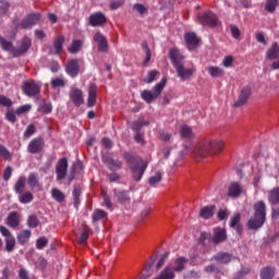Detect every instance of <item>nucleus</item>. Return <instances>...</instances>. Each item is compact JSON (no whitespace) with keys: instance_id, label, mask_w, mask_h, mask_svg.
I'll use <instances>...</instances> for the list:
<instances>
[{"instance_id":"20","label":"nucleus","mask_w":279,"mask_h":279,"mask_svg":"<svg viewBox=\"0 0 279 279\" xmlns=\"http://www.w3.org/2000/svg\"><path fill=\"white\" fill-rule=\"evenodd\" d=\"M94 40L97 43L99 51H108V39L101 33H96L94 35Z\"/></svg>"},{"instance_id":"53","label":"nucleus","mask_w":279,"mask_h":279,"mask_svg":"<svg viewBox=\"0 0 279 279\" xmlns=\"http://www.w3.org/2000/svg\"><path fill=\"white\" fill-rule=\"evenodd\" d=\"M32 110V105H23L15 110V114H25V112H29Z\"/></svg>"},{"instance_id":"12","label":"nucleus","mask_w":279,"mask_h":279,"mask_svg":"<svg viewBox=\"0 0 279 279\" xmlns=\"http://www.w3.org/2000/svg\"><path fill=\"white\" fill-rule=\"evenodd\" d=\"M250 95H252V88L248 86L243 87L238 100L234 102V108H241V106H245L247 104V99H250Z\"/></svg>"},{"instance_id":"18","label":"nucleus","mask_w":279,"mask_h":279,"mask_svg":"<svg viewBox=\"0 0 279 279\" xmlns=\"http://www.w3.org/2000/svg\"><path fill=\"white\" fill-rule=\"evenodd\" d=\"M106 15L101 12L94 13L89 16V25L92 27H99V25H105Z\"/></svg>"},{"instance_id":"19","label":"nucleus","mask_w":279,"mask_h":279,"mask_svg":"<svg viewBox=\"0 0 279 279\" xmlns=\"http://www.w3.org/2000/svg\"><path fill=\"white\" fill-rule=\"evenodd\" d=\"M97 104V85L92 83L88 87V98H87V106L88 108H93Z\"/></svg>"},{"instance_id":"64","label":"nucleus","mask_w":279,"mask_h":279,"mask_svg":"<svg viewBox=\"0 0 279 279\" xmlns=\"http://www.w3.org/2000/svg\"><path fill=\"white\" fill-rule=\"evenodd\" d=\"M134 10H136L138 14H145V12H147V8L143 4H134Z\"/></svg>"},{"instance_id":"60","label":"nucleus","mask_w":279,"mask_h":279,"mask_svg":"<svg viewBox=\"0 0 279 279\" xmlns=\"http://www.w3.org/2000/svg\"><path fill=\"white\" fill-rule=\"evenodd\" d=\"M47 243H48L47 238H39L36 244L37 250H43L44 247L47 246Z\"/></svg>"},{"instance_id":"46","label":"nucleus","mask_w":279,"mask_h":279,"mask_svg":"<svg viewBox=\"0 0 279 279\" xmlns=\"http://www.w3.org/2000/svg\"><path fill=\"white\" fill-rule=\"evenodd\" d=\"M0 158H3V160H10L12 158V154H10V150L5 148V146L0 144Z\"/></svg>"},{"instance_id":"5","label":"nucleus","mask_w":279,"mask_h":279,"mask_svg":"<svg viewBox=\"0 0 279 279\" xmlns=\"http://www.w3.org/2000/svg\"><path fill=\"white\" fill-rule=\"evenodd\" d=\"M197 23L201 25H207L208 27H217L219 20L213 12H206L197 15Z\"/></svg>"},{"instance_id":"23","label":"nucleus","mask_w":279,"mask_h":279,"mask_svg":"<svg viewBox=\"0 0 279 279\" xmlns=\"http://www.w3.org/2000/svg\"><path fill=\"white\" fill-rule=\"evenodd\" d=\"M241 193H243V187L239 183L233 182L230 184L228 192L229 197H239Z\"/></svg>"},{"instance_id":"30","label":"nucleus","mask_w":279,"mask_h":279,"mask_svg":"<svg viewBox=\"0 0 279 279\" xmlns=\"http://www.w3.org/2000/svg\"><path fill=\"white\" fill-rule=\"evenodd\" d=\"M162 181V172L158 171L155 172L150 178L148 179V184L150 186H158L160 182Z\"/></svg>"},{"instance_id":"48","label":"nucleus","mask_w":279,"mask_h":279,"mask_svg":"<svg viewBox=\"0 0 279 279\" xmlns=\"http://www.w3.org/2000/svg\"><path fill=\"white\" fill-rule=\"evenodd\" d=\"M7 121H10V123H16V111L12 109H8L5 113Z\"/></svg>"},{"instance_id":"35","label":"nucleus","mask_w":279,"mask_h":279,"mask_svg":"<svg viewBox=\"0 0 279 279\" xmlns=\"http://www.w3.org/2000/svg\"><path fill=\"white\" fill-rule=\"evenodd\" d=\"M25 182H27V179L25 177L19 178V180L16 181V183L14 185L15 193H19V195H21V193H23V191L25 190Z\"/></svg>"},{"instance_id":"14","label":"nucleus","mask_w":279,"mask_h":279,"mask_svg":"<svg viewBox=\"0 0 279 279\" xmlns=\"http://www.w3.org/2000/svg\"><path fill=\"white\" fill-rule=\"evenodd\" d=\"M102 161L105 162V165H107L110 171H119V169H121V161L119 159L112 158V156L110 155H104Z\"/></svg>"},{"instance_id":"54","label":"nucleus","mask_w":279,"mask_h":279,"mask_svg":"<svg viewBox=\"0 0 279 279\" xmlns=\"http://www.w3.org/2000/svg\"><path fill=\"white\" fill-rule=\"evenodd\" d=\"M232 62H234V57L233 56H227L222 60V66L226 69H229V66H232Z\"/></svg>"},{"instance_id":"34","label":"nucleus","mask_w":279,"mask_h":279,"mask_svg":"<svg viewBox=\"0 0 279 279\" xmlns=\"http://www.w3.org/2000/svg\"><path fill=\"white\" fill-rule=\"evenodd\" d=\"M268 202L272 205L279 204V187H275L269 192Z\"/></svg>"},{"instance_id":"13","label":"nucleus","mask_w":279,"mask_h":279,"mask_svg":"<svg viewBox=\"0 0 279 279\" xmlns=\"http://www.w3.org/2000/svg\"><path fill=\"white\" fill-rule=\"evenodd\" d=\"M69 168V161L66 158H62L57 163V179L58 180H64L66 178V169Z\"/></svg>"},{"instance_id":"1","label":"nucleus","mask_w":279,"mask_h":279,"mask_svg":"<svg viewBox=\"0 0 279 279\" xmlns=\"http://www.w3.org/2000/svg\"><path fill=\"white\" fill-rule=\"evenodd\" d=\"M223 140H202L192 149V156L195 160H204L208 156H218L223 151Z\"/></svg>"},{"instance_id":"47","label":"nucleus","mask_w":279,"mask_h":279,"mask_svg":"<svg viewBox=\"0 0 279 279\" xmlns=\"http://www.w3.org/2000/svg\"><path fill=\"white\" fill-rule=\"evenodd\" d=\"M169 154H171V148L169 147H163L158 151L160 160H167V158H169Z\"/></svg>"},{"instance_id":"9","label":"nucleus","mask_w":279,"mask_h":279,"mask_svg":"<svg viewBox=\"0 0 279 279\" xmlns=\"http://www.w3.org/2000/svg\"><path fill=\"white\" fill-rule=\"evenodd\" d=\"M22 88L27 97H34L40 93V85L34 81L24 82Z\"/></svg>"},{"instance_id":"21","label":"nucleus","mask_w":279,"mask_h":279,"mask_svg":"<svg viewBox=\"0 0 279 279\" xmlns=\"http://www.w3.org/2000/svg\"><path fill=\"white\" fill-rule=\"evenodd\" d=\"M227 239L226 235V229L222 228H215L214 229V236H213V243H223V241Z\"/></svg>"},{"instance_id":"56","label":"nucleus","mask_w":279,"mask_h":279,"mask_svg":"<svg viewBox=\"0 0 279 279\" xmlns=\"http://www.w3.org/2000/svg\"><path fill=\"white\" fill-rule=\"evenodd\" d=\"M52 88H60L64 86V80L63 78H52L51 81Z\"/></svg>"},{"instance_id":"55","label":"nucleus","mask_w":279,"mask_h":279,"mask_svg":"<svg viewBox=\"0 0 279 279\" xmlns=\"http://www.w3.org/2000/svg\"><path fill=\"white\" fill-rule=\"evenodd\" d=\"M36 132V126L34 124H31L26 128L24 132V137L29 138V136H33V134Z\"/></svg>"},{"instance_id":"39","label":"nucleus","mask_w":279,"mask_h":279,"mask_svg":"<svg viewBox=\"0 0 279 279\" xmlns=\"http://www.w3.org/2000/svg\"><path fill=\"white\" fill-rule=\"evenodd\" d=\"M108 217V214L104 209H96L93 214V221H101V219H106Z\"/></svg>"},{"instance_id":"3","label":"nucleus","mask_w":279,"mask_h":279,"mask_svg":"<svg viewBox=\"0 0 279 279\" xmlns=\"http://www.w3.org/2000/svg\"><path fill=\"white\" fill-rule=\"evenodd\" d=\"M267 217V207L265 202L258 201L254 204V217L247 221V228L250 230H258L265 226Z\"/></svg>"},{"instance_id":"7","label":"nucleus","mask_w":279,"mask_h":279,"mask_svg":"<svg viewBox=\"0 0 279 279\" xmlns=\"http://www.w3.org/2000/svg\"><path fill=\"white\" fill-rule=\"evenodd\" d=\"M29 47H32V39L29 37H24L17 43V48L13 50V57L19 58L23 56V53H27L29 51Z\"/></svg>"},{"instance_id":"38","label":"nucleus","mask_w":279,"mask_h":279,"mask_svg":"<svg viewBox=\"0 0 279 279\" xmlns=\"http://www.w3.org/2000/svg\"><path fill=\"white\" fill-rule=\"evenodd\" d=\"M27 184L31 189H38L40 186L38 184V174L31 173L27 179Z\"/></svg>"},{"instance_id":"63","label":"nucleus","mask_w":279,"mask_h":279,"mask_svg":"<svg viewBox=\"0 0 279 279\" xmlns=\"http://www.w3.org/2000/svg\"><path fill=\"white\" fill-rule=\"evenodd\" d=\"M0 233L2 234V236H4L5 239H10V236H12V233H10V230H8V228L1 226L0 227Z\"/></svg>"},{"instance_id":"59","label":"nucleus","mask_w":279,"mask_h":279,"mask_svg":"<svg viewBox=\"0 0 279 279\" xmlns=\"http://www.w3.org/2000/svg\"><path fill=\"white\" fill-rule=\"evenodd\" d=\"M239 221H241V214H235L231 218L230 228H235V226H239Z\"/></svg>"},{"instance_id":"52","label":"nucleus","mask_w":279,"mask_h":279,"mask_svg":"<svg viewBox=\"0 0 279 279\" xmlns=\"http://www.w3.org/2000/svg\"><path fill=\"white\" fill-rule=\"evenodd\" d=\"M0 106L10 108V106H12V100L3 95H0Z\"/></svg>"},{"instance_id":"17","label":"nucleus","mask_w":279,"mask_h":279,"mask_svg":"<svg viewBox=\"0 0 279 279\" xmlns=\"http://www.w3.org/2000/svg\"><path fill=\"white\" fill-rule=\"evenodd\" d=\"M187 49L193 50L199 45V37L195 33H186L184 35Z\"/></svg>"},{"instance_id":"57","label":"nucleus","mask_w":279,"mask_h":279,"mask_svg":"<svg viewBox=\"0 0 279 279\" xmlns=\"http://www.w3.org/2000/svg\"><path fill=\"white\" fill-rule=\"evenodd\" d=\"M27 223H28V228H37L38 227V218H36V216H29Z\"/></svg>"},{"instance_id":"43","label":"nucleus","mask_w":279,"mask_h":279,"mask_svg":"<svg viewBox=\"0 0 279 279\" xmlns=\"http://www.w3.org/2000/svg\"><path fill=\"white\" fill-rule=\"evenodd\" d=\"M62 45H64V37H57L54 40V53H62Z\"/></svg>"},{"instance_id":"25","label":"nucleus","mask_w":279,"mask_h":279,"mask_svg":"<svg viewBox=\"0 0 279 279\" xmlns=\"http://www.w3.org/2000/svg\"><path fill=\"white\" fill-rule=\"evenodd\" d=\"M266 57L268 60H276L279 58V45L278 43H274L272 46L267 50Z\"/></svg>"},{"instance_id":"61","label":"nucleus","mask_w":279,"mask_h":279,"mask_svg":"<svg viewBox=\"0 0 279 279\" xmlns=\"http://www.w3.org/2000/svg\"><path fill=\"white\" fill-rule=\"evenodd\" d=\"M10 8V4L8 1H1L0 2V14H5L8 12V9Z\"/></svg>"},{"instance_id":"32","label":"nucleus","mask_w":279,"mask_h":279,"mask_svg":"<svg viewBox=\"0 0 279 279\" xmlns=\"http://www.w3.org/2000/svg\"><path fill=\"white\" fill-rule=\"evenodd\" d=\"M31 236H32V231L23 230L19 233L17 241H19V243H21V245H25V243H27V241H29Z\"/></svg>"},{"instance_id":"62","label":"nucleus","mask_w":279,"mask_h":279,"mask_svg":"<svg viewBox=\"0 0 279 279\" xmlns=\"http://www.w3.org/2000/svg\"><path fill=\"white\" fill-rule=\"evenodd\" d=\"M167 258H169V253H165L163 256L160 257V259L157 263V269H160L162 265L167 262Z\"/></svg>"},{"instance_id":"50","label":"nucleus","mask_w":279,"mask_h":279,"mask_svg":"<svg viewBox=\"0 0 279 279\" xmlns=\"http://www.w3.org/2000/svg\"><path fill=\"white\" fill-rule=\"evenodd\" d=\"M278 5V0H267L266 10L267 12H274Z\"/></svg>"},{"instance_id":"2","label":"nucleus","mask_w":279,"mask_h":279,"mask_svg":"<svg viewBox=\"0 0 279 279\" xmlns=\"http://www.w3.org/2000/svg\"><path fill=\"white\" fill-rule=\"evenodd\" d=\"M170 60L177 71L178 77H180L182 82L191 80V77H193L195 74V66H184V56H182V52H180L178 48L170 49Z\"/></svg>"},{"instance_id":"8","label":"nucleus","mask_w":279,"mask_h":279,"mask_svg":"<svg viewBox=\"0 0 279 279\" xmlns=\"http://www.w3.org/2000/svg\"><path fill=\"white\" fill-rule=\"evenodd\" d=\"M129 167L131 169L133 180L138 182L143 178V174L145 173V169H147V163L145 161H141Z\"/></svg>"},{"instance_id":"6","label":"nucleus","mask_w":279,"mask_h":279,"mask_svg":"<svg viewBox=\"0 0 279 279\" xmlns=\"http://www.w3.org/2000/svg\"><path fill=\"white\" fill-rule=\"evenodd\" d=\"M43 15L40 13H32L22 20V22L17 25L20 29H29L34 27V25H38L40 23V19Z\"/></svg>"},{"instance_id":"36","label":"nucleus","mask_w":279,"mask_h":279,"mask_svg":"<svg viewBox=\"0 0 279 279\" xmlns=\"http://www.w3.org/2000/svg\"><path fill=\"white\" fill-rule=\"evenodd\" d=\"M113 193L121 204H125V202H130V196L128 195V192L113 190Z\"/></svg>"},{"instance_id":"26","label":"nucleus","mask_w":279,"mask_h":279,"mask_svg":"<svg viewBox=\"0 0 279 279\" xmlns=\"http://www.w3.org/2000/svg\"><path fill=\"white\" fill-rule=\"evenodd\" d=\"M0 45L3 51H8L9 53L14 56V51H16V48H14V46L12 45V41H8L0 36Z\"/></svg>"},{"instance_id":"11","label":"nucleus","mask_w":279,"mask_h":279,"mask_svg":"<svg viewBox=\"0 0 279 279\" xmlns=\"http://www.w3.org/2000/svg\"><path fill=\"white\" fill-rule=\"evenodd\" d=\"M65 72L68 73V75H70V77H77V75L80 74V60L72 59L68 61L65 65Z\"/></svg>"},{"instance_id":"37","label":"nucleus","mask_w":279,"mask_h":279,"mask_svg":"<svg viewBox=\"0 0 279 279\" xmlns=\"http://www.w3.org/2000/svg\"><path fill=\"white\" fill-rule=\"evenodd\" d=\"M51 197L56 201L59 202V204H62V202L64 201V193H62V191H60L57 187H53L51 190Z\"/></svg>"},{"instance_id":"27","label":"nucleus","mask_w":279,"mask_h":279,"mask_svg":"<svg viewBox=\"0 0 279 279\" xmlns=\"http://www.w3.org/2000/svg\"><path fill=\"white\" fill-rule=\"evenodd\" d=\"M274 276H276V268L274 267H265L260 270L262 279H274Z\"/></svg>"},{"instance_id":"51","label":"nucleus","mask_w":279,"mask_h":279,"mask_svg":"<svg viewBox=\"0 0 279 279\" xmlns=\"http://www.w3.org/2000/svg\"><path fill=\"white\" fill-rule=\"evenodd\" d=\"M142 47H143V49H144V51H145V53H146V58H145L143 64H147V63L149 62V60H151V51L149 50V47H147V44H146V43H144V44L142 45Z\"/></svg>"},{"instance_id":"10","label":"nucleus","mask_w":279,"mask_h":279,"mask_svg":"<svg viewBox=\"0 0 279 279\" xmlns=\"http://www.w3.org/2000/svg\"><path fill=\"white\" fill-rule=\"evenodd\" d=\"M70 100L72 101V104H74V106H82V104H84V93L82 92V89L77 87H72L70 89Z\"/></svg>"},{"instance_id":"45","label":"nucleus","mask_w":279,"mask_h":279,"mask_svg":"<svg viewBox=\"0 0 279 279\" xmlns=\"http://www.w3.org/2000/svg\"><path fill=\"white\" fill-rule=\"evenodd\" d=\"M34 199V195L29 192H25L24 194L20 195V202L21 204H29Z\"/></svg>"},{"instance_id":"42","label":"nucleus","mask_w":279,"mask_h":279,"mask_svg":"<svg viewBox=\"0 0 279 279\" xmlns=\"http://www.w3.org/2000/svg\"><path fill=\"white\" fill-rule=\"evenodd\" d=\"M80 49H82V40L75 39V40H73V43L69 47V52L70 53H77V51H80Z\"/></svg>"},{"instance_id":"4","label":"nucleus","mask_w":279,"mask_h":279,"mask_svg":"<svg viewBox=\"0 0 279 279\" xmlns=\"http://www.w3.org/2000/svg\"><path fill=\"white\" fill-rule=\"evenodd\" d=\"M165 86H167V77L161 78L159 83H157L151 90H143L141 93V97L146 104H151L160 97L162 90H165Z\"/></svg>"},{"instance_id":"49","label":"nucleus","mask_w":279,"mask_h":279,"mask_svg":"<svg viewBox=\"0 0 279 279\" xmlns=\"http://www.w3.org/2000/svg\"><path fill=\"white\" fill-rule=\"evenodd\" d=\"M88 236H89V229L88 227H85V229L83 230V232L81 233L80 238H78V242L81 244H84L88 241Z\"/></svg>"},{"instance_id":"33","label":"nucleus","mask_w":279,"mask_h":279,"mask_svg":"<svg viewBox=\"0 0 279 279\" xmlns=\"http://www.w3.org/2000/svg\"><path fill=\"white\" fill-rule=\"evenodd\" d=\"M217 263H220L221 265H226L228 263H230V260H232V255L228 254V253H218L215 256Z\"/></svg>"},{"instance_id":"22","label":"nucleus","mask_w":279,"mask_h":279,"mask_svg":"<svg viewBox=\"0 0 279 279\" xmlns=\"http://www.w3.org/2000/svg\"><path fill=\"white\" fill-rule=\"evenodd\" d=\"M181 138L185 141H193L195 138V133H193V129L189 125H182L180 129Z\"/></svg>"},{"instance_id":"31","label":"nucleus","mask_w":279,"mask_h":279,"mask_svg":"<svg viewBox=\"0 0 279 279\" xmlns=\"http://www.w3.org/2000/svg\"><path fill=\"white\" fill-rule=\"evenodd\" d=\"M7 223L10 228H16L19 226V214L16 211L11 213L7 218Z\"/></svg>"},{"instance_id":"15","label":"nucleus","mask_w":279,"mask_h":279,"mask_svg":"<svg viewBox=\"0 0 279 279\" xmlns=\"http://www.w3.org/2000/svg\"><path fill=\"white\" fill-rule=\"evenodd\" d=\"M45 148V141L43 138H34L28 144L29 154H40V151Z\"/></svg>"},{"instance_id":"58","label":"nucleus","mask_w":279,"mask_h":279,"mask_svg":"<svg viewBox=\"0 0 279 279\" xmlns=\"http://www.w3.org/2000/svg\"><path fill=\"white\" fill-rule=\"evenodd\" d=\"M102 199L104 204L107 208H112V201L110 199V196L106 192L102 191Z\"/></svg>"},{"instance_id":"41","label":"nucleus","mask_w":279,"mask_h":279,"mask_svg":"<svg viewBox=\"0 0 279 279\" xmlns=\"http://www.w3.org/2000/svg\"><path fill=\"white\" fill-rule=\"evenodd\" d=\"M158 75H160V72L157 70L149 71L148 76L144 80V82H146V84H151L158 80Z\"/></svg>"},{"instance_id":"16","label":"nucleus","mask_w":279,"mask_h":279,"mask_svg":"<svg viewBox=\"0 0 279 279\" xmlns=\"http://www.w3.org/2000/svg\"><path fill=\"white\" fill-rule=\"evenodd\" d=\"M187 263L189 259H186L185 257H178L168 266H171L172 271L175 274V271H184V268L186 267Z\"/></svg>"},{"instance_id":"44","label":"nucleus","mask_w":279,"mask_h":279,"mask_svg":"<svg viewBox=\"0 0 279 279\" xmlns=\"http://www.w3.org/2000/svg\"><path fill=\"white\" fill-rule=\"evenodd\" d=\"M16 245V240L14 239V236H10L5 239V250L7 252H12V250H14V246Z\"/></svg>"},{"instance_id":"28","label":"nucleus","mask_w":279,"mask_h":279,"mask_svg":"<svg viewBox=\"0 0 279 279\" xmlns=\"http://www.w3.org/2000/svg\"><path fill=\"white\" fill-rule=\"evenodd\" d=\"M208 73L211 77H223L226 75L223 69L215 65L208 68Z\"/></svg>"},{"instance_id":"40","label":"nucleus","mask_w":279,"mask_h":279,"mask_svg":"<svg viewBox=\"0 0 279 279\" xmlns=\"http://www.w3.org/2000/svg\"><path fill=\"white\" fill-rule=\"evenodd\" d=\"M143 125H149V121H145V120H137V121H133L131 123V129L134 130V132H138V130H141V128H143Z\"/></svg>"},{"instance_id":"29","label":"nucleus","mask_w":279,"mask_h":279,"mask_svg":"<svg viewBox=\"0 0 279 279\" xmlns=\"http://www.w3.org/2000/svg\"><path fill=\"white\" fill-rule=\"evenodd\" d=\"M213 215H215V208L213 206L203 207L199 211V217H202V219H210Z\"/></svg>"},{"instance_id":"24","label":"nucleus","mask_w":279,"mask_h":279,"mask_svg":"<svg viewBox=\"0 0 279 279\" xmlns=\"http://www.w3.org/2000/svg\"><path fill=\"white\" fill-rule=\"evenodd\" d=\"M155 279H175V272L171 266H166L165 269Z\"/></svg>"}]
</instances>
